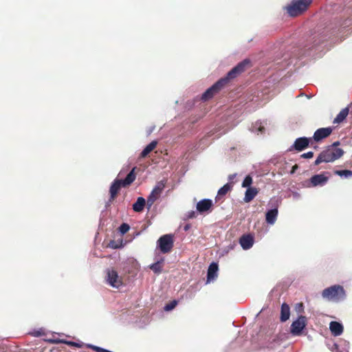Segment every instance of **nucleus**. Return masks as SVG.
I'll list each match as a JSON object with an SVG mask.
<instances>
[{"label": "nucleus", "mask_w": 352, "mask_h": 352, "mask_svg": "<svg viewBox=\"0 0 352 352\" xmlns=\"http://www.w3.org/2000/svg\"><path fill=\"white\" fill-rule=\"evenodd\" d=\"M278 216V209L274 208L268 210L265 214L266 222L269 224H274Z\"/></svg>", "instance_id": "18"}, {"label": "nucleus", "mask_w": 352, "mask_h": 352, "mask_svg": "<svg viewBox=\"0 0 352 352\" xmlns=\"http://www.w3.org/2000/svg\"><path fill=\"white\" fill-rule=\"evenodd\" d=\"M231 189V186L229 184H225L223 187H221L218 190V197H221L226 195L228 191H230Z\"/></svg>", "instance_id": "24"}, {"label": "nucleus", "mask_w": 352, "mask_h": 352, "mask_svg": "<svg viewBox=\"0 0 352 352\" xmlns=\"http://www.w3.org/2000/svg\"><path fill=\"white\" fill-rule=\"evenodd\" d=\"M63 342L66 343L67 345L72 346H76V347H78V348L81 346L80 344L75 342H72V341H64Z\"/></svg>", "instance_id": "30"}, {"label": "nucleus", "mask_w": 352, "mask_h": 352, "mask_svg": "<svg viewBox=\"0 0 352 352\" xmlns=\"http://www.w3.org/2000/svg\"><path fill=\"white\" fill-rule=\"evenodd\" d=\"M129 229H130V226H129V224H127L126 223H122L120 225V226L119 227V231L122 234L126 233L129 230Z\"/></svg>", "instance_id": "28"}, {"label": "nucleus", "mask_w": 352, "mask_h": 352, "mask_svg": "<svg viewBox=\"0 0 352 352\" xmlns=\"http://www.w3.org/2000/svg\"><path fill=\"white\" fill-rule=\"evenodd\" d=\"M252 184V177L250 175H247L243 183L242 186L244 188H249L250 187V185Z\"/></svg>", "instance_id": "27"}, {"label": "nucleus", "mask_w": 352, "mask_h": 352, "mask_svg": "<svg viewBox=\"0 0 352 352\" xmlns=\"http://www.w3.org/2000/svg\"><path fill=\"white\" fill-rule=\"evenodd\" d=\"M107 281L108 284L116 288H119L123 284L122 278L113 268L108 269L107 271Z\"/></svg>", "instance_id": "8"}, {"label": "nucleus", "mask_w": 352, "mask_h": 352, "mask_svg": "<svg viewBox=\"0 0 352 352\" xmlns=\"http://www.w3.org/2000/svg\"><path fill=\"white\" fill-rule=\"evenodd\" d=\"M234 176H235L234 175H230V176H229V179H232L234 178Z\"/></svg>", "instance_id": "35"}, {"label": "nucleus", "mask_w": 352, "mask_h": 352, "mask_svg": "<svg viewBox=\"0 0 352 352\" xmlns=\"http://www.w3.org/2000/svg\"><path fill=\"white\" fill-rule=\"evenodd\" d=\"M311 3L312 0H292L285 10L289 16L294 17L305 12Z\"/></svg>", "instance_id": "4"}, {"label": "nucleus", "mask_w": 352, "mask_h": 352, "mask_svg": "<svg viewBox=\"0 0 352 352\" xmlns=\"http://www.w3.org/2000/svg\"><path fill=\"white\" fill-rule=\"evenodd\" d=\"M212 207V201L209 199H204L197 204V210L200 213L209 211Z\"/></svg>", "instance_id": "13"}, {"label": "nucleus", "mask_w": 352, "mask_h": 352, "mask_svg": "<svg viewBox=\"0 0 352 352\" xmlns=\"http://www.w3.org/2000/svg\"><path fill=\"white\" fill-rule=\"evenodd\" d=\"M218 264L213 262L210 263L208 269L207 273V283L214 280L217 277L218 272Z\"/></svg>", "instance_id": "14"}, {"label": "nucleus", "mask_w": 352, "mask_h": 352, "mask_svg": "<svg viewBox=\"0 0 352 352\" xmlns=\"http://www.w3.org/2000/svg\"><path fill=\"white\" fill-rule=\"evenodd\" d=\"M164 187L165 184L163 183V182H160L157 183L155 187L153 189L146 201L148 208H151L155 201L160 197Z\"/></svg>", "instance_id": "9"}, {"label": "nucleus", "mask_w": 352, "mask_h": 352, "mask_svg": "<svg viewBox=\"0 0 352 352\" xmlns=\"http://www.w3.org/2000/svg\"><path fill=\"white\" fill-rule=\"evenodd\" d=\"M239 243L243 250H248L254 244V238L250 234H244L240 238Z\"/></svg>", "instance_id": "15"}, {"label": "nucleus", "mask_w": 352, "mask_h": 352, "mask_svg": "<svg viewBox=\"0 0 352 352\" xmlns=\"http://www.w3.org/2000/svg\"><path fill=\"white\" fill-rule=\"evenodd\" d=\"M307 325V318L304 316H300L297 320H294L290 328V332L293 336H299L302 334L303 329Z\"/></svg>", "instance_id": "7"}, {"label": "nucleus", "mask_w": 352, "mask_h": 352, "mask_svg": "<svg viewBox=\"0 0 352 352\" xmlns=\"http://www.w3.org/2000/svg\"><path fill=\"white\" fill-rule=\"evenodd\" d=\"M349 110L348 107L342 109L334 119L333 123L339 124L342 122L344 120H345V118L349 114Z\"/></svg>", "instance_id": "22"}, {"label": "nucleus", "mask_w": 352, "mask_h": 352, "mask_svg": "<svg viewBox=\"0 0 352 352\" xmlns=\"http://www.w3.org/2000/svg\"><path fill=\"white\" fill-rule=\"evenodd\" d=\"M329 329L334 336H340L344 330L342 324L336 321H332L330 322Z\"/></svg>", "instance_id": "16"}, {"label": "nucleus", "mask_w": 352, "mask_h": 352, "mask_svg": "<svg viewBox=\"0 0 352 352\" xmlns=\"http://www.w3.org/2000/svg\"><path fill=\"white\" fill-rule=\"evenodd\" d=\"M157 247L162 253L166 254L170 252L172 250L174 244L173 235L164 234L162 236L157 240Z\"/></svg>", "instance_id": "6"}, {"label": "nucleus", "mask_w": 352, "mask_h": 352, "mask_svg": "<svg viewBox=\"0 0 352 352\" xmlns=\"http://www.w3.org/2000/svg\"><path fill=\"white\" fill-rule=\"evenodd\" d=\"M314 157V152L309 151L307 153H303L301 155V157L306 158V159H310Z\"/></svg>", "instance_id": "29"}, {"label": "nucleus", "mask_w": 352, "mask_h": 352, "mask_svg": "<svg viewBox=\"0 0 352 352\" xmlns=\"http://www.w3.org/2000/svg\"><path fill=\"white\" fill-rule=\"evenodd\" d=\"M145 205H146L145 199L143 197H140L138 198L137 201L133 204V210L135 212H140L143 211Z\"/></svg>", "instance_id": "20"}, {"label": "nucleus", "mask_w": 352, "mask_h": 352, "mask_svg": "<svg viewBox=\"0 0 352 352\" xmlns=\"http://www.w3.org/2000/svg\"><path fill=\"white\" fill-rule=\"evenodd\" d=\"M290 316V309L287 304L283 303L281 305V309H280V321L281 322H285L287 321Z\"/></svg>", "instance_id": "19"}, {"label": "nucleus", "mask_w": 352, "mask_h": 352, "mask_svg": "<svg viewBox=\"0 0 352 352\" xmlns=\"http://www.w3.org/2000/svg\"><path fill=\"white\" fill-rule=\"evenodd\" d=\"M331 127L320 128L317 129L313 136L316 142H319L324 138L329 137L332 133Z\"/></svg>", "instance_id": "12"}, {"label": "nucleus", "mask_w": 352, "mask_h": 352, "mask_svg": "<svg viewBox=\"0 0 352 352\" xmlns=\"http://www.w3.org/2000/svg\"><path fill=\"white\" fill-rule=\"evenodd\" d=\"M177 305V301L176 300L170 301L169 303L166 304L164 307V309L166 311H169L173 309Z\"/></svg>", "instance_id": "26"}, {"label": "nucleus", "mask_w": 352, "mask_h": 352, "mask_svg": "<svg viewBox=\"0 0 352 352\" xmlns=\"http://www.w3.org/2000/svg\"><path fill=\"white\" fill-rule=\"evenodd\" d=\"M157 144V141H152L149 143L140 153V157L142 158L146 157L152 151H153Z\"/></svg>", "instance_id": "21"}, {"label": "nucleus", "mask_w": 352, "mask_h": 352, "mask_svg": "<svg viewBox=\"0 0 352 352\" xmlns=\"http://www.w3.org/2000/svg\"><path fill=\"white\" fill-rule=\"evenodd\" d=\"M250 61L247 59L239 63L236 66L232 68L224 78L219 79L217 82L208 88L201 96L203 101H207L212 98L214 96L218 94L221 89L228 83V82L235 78L237 76L243 72Z\"/></svg>", "instance_id": "1"}, {"label": "nucleus", "mask_w": 352, "mask_h": 352, "mask_svg": "<svg viewBox=\"0 0 352 352\" xmlns=\"http://www.w3.org/2000/svg\"><path fill=\"white\" fill-rule=\"evenodd\" d=\"M194 214H195V212H192L191 214L188 216V217L189 218H192V217H194Z\"/></svg>", "instance_id": "34"}, {"label": "nucleus", "mask_w": 352, "mask_h": 352, "mask_svg": "<svg viewBox=\"0 0 352 352\" xmlns=\"http://www.w3.org/2000/svg\"><path fill=\"white\" fill-rule=\"evenodd\" d=\"M322 296L328 300L338 302L344 298L345 292L342 286L335 285L324 289Z\"/></svg>", "instance_id": "5"}, {"label": "nucleus", "mask_w": 352, "mask_h": 352, "mask_svg": "<svg viewBox=\"0 0 352 352\" xmlns=\"http://www.w3.org/2000/svg\"><path fill=\"white\" fill-rule=\"evenodd\" d=\"M190 224H186L185 226H184V230L185 231H187L190 229Z\"/></svg>", "instance_id": "32"}, {"label": "nucleus", "mask_w": 352, "mask_h": 352, "mask_svg": "<svg viewBox=\"0 0 352 352\" xmlns=\"http://www.w3.org/2000/svg\"><path fill=\"white\" fill-rule=\"evenodd\" d=\"M113 243H114L113 241L111 242V247L113 248H118V245H113Z\"/></svg>", "instance_id": "33"}, {"label": "nucleus", "mask_w": 352, "mask_h": 352, "mask_svg": "<svg viewBox=\"0 0 352 352\" xmlns=\"http://www.w3.org/2000/svg\"><path fill=\"white\" fill-rule=\"evenodd\" d=\"M338 145H340V142L337 141L333 143L331 146H333L334 147H337Z\"/></svg>", "instance_id": "31"}, {"label": "nucleus", "mask_w": 352, "mask_h": 352, "mask_svg": "<svg viewBox=\"0 0 352 352\" xmlns=\"http://www.w3.org/2000/svg\"><path fill=\"white\" fill-rule=\"evenodd\" d=\"M258 190L256 188L249 187L245 191L244 201L245 203L250 202L258 194Z\"/></svg>", "instance_id": "17"}, {"label": "nucleus", "mask_w": 352, "mask_h": 352, "mask_svg": "<svg viewBox=\"0 0 352 352\" xmlns=\"http://www.w3.org/2000/svg\"><path fill=\"white\" fill-rule=\"evenodd\" d=\"M310 138H307L305 137L298 138H297L294 144L289 148V151H292L294 150L296 151H302L307 148L310 143Z\"/></svg>", "instance_id": "11"}, {"label": "nucleus", "mask_w": 352, "mask_h": 352, "mask_svg": "<svg viewBox=\"0 0 352 352\" xmlns=\"http://www.w3.org/2000/svg\"><path fill=\"white\" fill-rule=\"evenodd\" d=\"M344 153L343 149L333 146H329L325 150L322 151L315 160L314 164L319 165L324 162H333L340 158Z\"/></svg>", "instance_id": "3"}, {"label": "nucleus", "mask_w": 352, "mask_h": 352, "mask_svg": "<svg viewBox=\"0 0 352 352\" xmlns=\"http://www.w3.org/2000/svg\"><path fill=\"white\" fill-rule=\"evenodd\" d=\"M135 169L136 167L133 168L124 179H116L113 181L109 189L110 202L113 201L116 199L121 187H127L134 182L136 178V174L135 173Z\"/></svg>", "instance_id": "2"}, {"label": "nucleus", "mask_w": 352, "mask_h": 352, "mask_svg": "<svg viewBox=\"0 0 352 352\" xmlns=\"http://www.w3.org/2000/svg\"><path fill=\"white\" fill-rule=\"evenodd\" d=\"M294 168H297V165H295V166L293 167V169H294Z\"/></svg>", "instance_id": "36"}, {"label": "nucleus", "mask_w": 352, "mask_h": 352, "mask_svg": "<svg viewBox=\"0 0 352 352\" xmlns=\"http://www.w3.org/2000/svg\"><path fill=\"white\" fill-rule=\"evenodd\" d=\"M334 173L341 177H349L352 176V171L349 170H336Z\"/></svg>", "instance_id": "25"}, {"label": "nucleus", "mask_w": 352, "mask_h": 352, "mask_svg": "<svg viewBox=\"0 0 352 352\" xmlns=\"http://www.w3.org/2000/svg\"><path fill=\"white\" fill-rule=\"evenodd\" d=\"M164 260L162 259L161 261H157L150 265V269L155 272V274H160L162 271V263Z\"/></svg>", "instance_id": "23"}, {"label": "nucleus", "mask_w": 352, "mask_h": 352, "mask_svg": "<svg viewBox=\"0 0 352 352\" xmlns=\"http://www.w3.org/2000/svg\"><path fill=\"white\" fill-rule=\"evenodd\" d=\"M328 181L329 177L326 176L324 173L314 175L306 182L307 183V187L323 186Z\"/></svg>", "instance_id": "10"}]
</instances>
